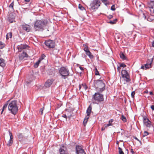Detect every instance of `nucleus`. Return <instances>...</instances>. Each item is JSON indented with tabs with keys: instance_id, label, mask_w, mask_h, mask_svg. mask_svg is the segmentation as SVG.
<instances>
[{
	"instance_id": "nucleus-8",
	"label": "nucleus",
	"mask_w": 154,
	"mask_h": 154,
	"mask_svg": "<svg viewBox=\"0 0 154 154\" xmlns=\"http://www.w3.org/2000/svg\"><path fill=\"white\" fill-rule=\"evenodd\" d=\"M145 125L147 131H150L153 130V127L151 124V122L145 116Z\"/></svg>"
},
{
	"instance_id": "nucleus-47",
	"label": "nucleus",
	"mask_w": 154,
	"mask_h": 154,
	"mask_svg": "<svg viewBox=\"0 0 154 154\" xmlns=\"http://www.w3.org/2000/svg\"><path fill=\"white\" fill-rule=\"evenodd\" d=\"M151 108L152 110H154V105L151 106Z\"/></svg>"
},
{
	"instance_id": "nucleus-7",
	"label": "nucleus",
	"mask_w": 154,
	"mask_h": 154,
	"mask_svg": "<svg viewBox=\"0 0 154 154\" xmlns=\"http://www.w3.org/2000/svg\"><path fill=\"white\" fill-rule=\"evenodd\" d=\"M121 73L122 77L126 82H129L131 81L129 74L126 70H122Z\"/></svg>"
},
{
	"instance_id": "nucleus-42",
	"label": "nucleus",
	"mask_w": 154,
	"mask_h": 154,
	"mask_svg": "<svg viewBox=\"0 0 154 154\" xmlns=\"http://www.w3.org/2000/svg\"><path fill=\"white\" fill-rule=\"evenodd\" d=\"M130 152L131 153V154H135V152L133 150V149H131L130 150Z\"/></svg>"
},
{
	"instance_id": "nucleus-16",
	"label": "nucleus",
	"mask_w": 154,
	"mask_h": 154,
	"mask_svg": "<svg viewBox=\"0 0 154 154\" xmlns=\"http://www.w3.org/2000/svg\"><path fill=\"white\" fill-rule=\"evenodd\" d=\"M152 61V58L148 59L147 61V63L145 64V68H149L151 66V64Z\"/></svg>"
},
{
	"instance_id": "nucleus-32",
	"label": "nucleus",
	"mask_w": 154,
	"mask_h": 154,
	"mask_svg": "<svg viewBox=\"0 0 154 154\" xmlns=\"http://www.w3.org/2000/svg\"><path fill=\"white\" fill-rule=\"evenodd\" d=\"M14 2H13L9 5V7L12 8L13 10H14Z\"/></svg>"
},
{
	"instance_id": "nucleus-59",
	"label": "nucleus",
	"mask_w": 154,
	"mask_h": 154,
	"mask_svg": "<svg viewBox=\"0 0 154 154\" xmlns=\"http://www.w3.org/2000/svg\"><path fill=\"white\" fill-rule=\"evenodd\" d=\"M117 144H118V141H117Z\"/></svg>"
},
{
	"instance_id": "nucleus-20",
	"label": "nucleus",
	"mask_w": 154,
	"mask_h": 154,
	"mask_svg": "<svg viewBox=\"0 0 154 154\" xmlns=\"http://www.w3.org/2000/svg\"><path fill=\"white\" fill-rule=\"evenodd\" d=\"M113 121V119H111L109 121V123L108 124H104V126H105V128H107L110 126L112 125V123Z\"/></svg>"
},
{
	"instance_id": "nucleus-17",
	"label": "nucleus",
	"mask_w": 154,
	"mask_h": 154,
	"mask_svg": "<svg viewBox=\"0 0 154 154\" xmlns=\"http://www.w3.org/2000/svg\"><path fill=\"white\" fill-rule=\"evenodd\" d=\"M87 88L88 87L85 83H82L79 85V90L80 91L84 90L86 91Z\"/></svg>"
},
{
	"instance_id": "nucleus-6",
	"label": "nucleus",
	"mask_w": 154,
	"mask_h": 154,
	"mask_svg": "<svg viewBox=\"0 0 154 154\" xmlns=\"http://www.w3.org/2000/svg\"><path fill=\"white\" fill-rule=\"evenodd\" d=\"M101 4L100 0H93L90 4V8L92 10L96 11L100 6Z\"/></svg>"
},
{
	"instance_id": "nucleus-31",
	"label": "nucleus",
	"mask_w": 154,
	"mask_h": 154,
	"mask_svg": "<svg viewBox=\"0 0 154 154\" xmlns=\"http://www.w3.org/2000/svg\"><path fill=\"white\" fill-rule=\"evenodd\" d=\"M121 119L124 122H126L127 120L126 118L124 116L122 115L121 116Z\"/></svg>"
},
{
	"instance_id": "nucleus-62",
	"label": "nucleus",
	"mask_w": 154,
	"mask_h": 154,
	"mask_svg": "<svg viewBox=\"0 0 154 154\" xmlns=\"http://www.w3.org/2000/svg\"><path fill=\"white\" fill-rule=\"evenodd\" d=\"M150 11H151V9H150Z\"/></svg>"
},
{
	"instance_id": "nucleus-15",
	"label": "nucleus",
	"mask_w": 154,
	"mask_h": 154,
	"mask_svg": "<svg viewBox=\"0 0 154 154\" xmlns=\"http://www.w3.org/2000/svg\"><path fill=\"white\" fill-rule=\"evenodd\" d=\"M54 80L53 79H48L45 82V86L46 88H49L52 85Z\"/></svg>"
},
{
	"instance_id": "nucleus-46",
	"label": "nucleus",
	"mask_w": 154,
	"mask_h": 154,
	"mask_svg": "<svg viewBox=\"0 0 154 154\" xmlns=\"http://www.w3.org/2000/svg\"><path fill=\"white\" fill-rule=\"evenodd\" d=\"M145 136L149 134L148 132L146 131H145Z\"/></svg>"
},
{
	"instance_id": "nucleus-49",
	"label": "nucleus",
	"mask_w": 154,
	"mask_h": 154,
	"mask_svg": "<svg viewBox=\"0 0 154 154\" xmlns=\"http://www.w3.org/2000/svg\"><path fill=\"white\" fill-rule=\"evenodd\" d=\"M106 128H105V126H104V127H102V128H101V130L102 131H104L105 130V129Z\"/></svg>"
},
{
	"instance_id": "nucleus-28",
	"label": "nucleus",
	"mask_w": 154,
	"mask_h": 154,
	"mask_svg": "<svg viewBox=\"0 0 154 154\" xmlns=\"http://www.w3.org/2000/svg\"><path fill=\"white\" fill-rule=\"evenodd\" d=\"M120 58L122 59L123 60L126 59V57L123 53L120 54Z\"/></svg>"
},
{
	"instance_id": "nucleus-36",
	"label": "nucleus",
	"mask_w": 154,
	"mask_h": 154,
	"mask_svg": "<svg viewBox=\"0 0 154 154\" xmlns=\"http://www.w3.org/2000/svg\"><path fill=\"white\" fill-rule=\"evenodd\" d=\"M7 104H5L4 106H3V109L2 111V112H1V113L2 114L3 110H4V109H5L7 107Z\"/></svg>"
},
{
	"instance_id": "nucleus-9",
	"label": "nucleus",
	"mask_w": 154,
	"mask_h": 154,
	"mask_svg": "<svg viewBox=\"0 0 154 154\" xmlns=\"http://www.w3.org/2000/svg\"><path fill=\"white\" fill-rule=\"evenodd\" d=\"M76 153L77 154H86L82 147L78 145L75 146Z\"/></svg>"
},
{
	"instance_id": "nucleus-22",
	"label": "nucleus",
	"mask_w": 154,
	"mask_h": 154,
	"mask_svg": "<svg viewBox=\"0 0 154 154\" xmlns=\"http://www.w3.org/2000/svg\"><path fill=\"white\" fill-rule=\"evenodd\" d=\"M5 60L2 59H0V66L2 67L5 66Z\"/></svg>"
},
{
	"instance_id": "nucleus-26",
	"label": "nucleus",
	"mask_w": 154,
	"mask_h": 154,
	"mask_svg": "<svg viewBox=\"0 0 154 154\" xmlns=\"http://www.w3.org/2000/svg\"><path fill=\"white\" fill-rule=\"evenodd\" d=\"M117 21V19H115L113 20L110 21L109 22H108V23L111 24H116V23Z\"/></svg>"
},
{
	"instance_id": "nucleus-35",
	"label": "nucleus",
	"mask_w": 154,
	"mask_h": 154,
	"mask_svg": "<svg viewBox=\"0 0 154 154\" xmlns=\"http://www.w3.org/2000/svg\"><path fill=\"white\" fill-rule=\"evenodd\" d=\"M79 8L81 10H83L84 9V8L80 4H79Z\"/></svg>"
},
{
	"instance_id": "nucleus-29",
	"label": "nucleus",
	"mask_w": 154,
	"mask_h": 154,
	"mask_svg": "<svg viewBox=\"0 0 154 154\" xmlns=\"http://www.w3.org/2000/svg\"><path fill=\"white\" fill-rule=\"evenodd\" d=\"M5 46V44L1 42H0V48L2 49Z\"/></svg>"
},
{
	"instance_id": "nucleus-61",
	"label": "nucleus",
	"mask_w": 154,
	"mask_h": 154,
	"mask_svg": "<svg viewBox=\"0 0 154 154\" xmlns=\"http://www.w3.org/2000/svg\"><path fill=\"white\" fill-rule=\"evenodd\" d=\"M145 18H146V16H145Z\"/></svg>"
},
{
	"instance_id": "nucleus-37",
	"label": "nucleus",
	"mask_w": 154,
	"mask_h": 154,
	"mask_svg": "<svg viewBox=\"0 0 154 154\" xmlns=\"http://www.w3.org/2000/svg\"><path fill=\"white\" fill-rule=\"evenodd\" d=\"M111 10L113 11H114L116 10V8H115L114 5H113L111 7Z\"/></svg>"
},
{
	"instance_id": "nucleus-1",
	"label": "nucleus",
	"mask_w": 154,
	"mask_h": 154,
	"mask_svg": "<svg viewBox=\"0 0 154 154\" xmlns=\"http://www.w3.org/2000/svg\"><path fill=\"white\" fill-rule=\"evenodd\" d=\"M48 23L46 19L37 20L34 24V28L36 31H42L44 29Z\"/></svg>"
},
{
	"instance_id": "nucleus-25",
	"label": "nucleus",
	"mask_w": 154,
	"mask_h": 154,
	"mask_svg": "<svg viewBox=\"0 0 154 154\" xmlns=\"http://www.w3.org/2000/svg\"><path fill=\"white\" fill-rule=\"evenodd\" d=\"M12 34L11 32H10L7 34L6 35V38L7 39H8L9 38H11L12 37Z\"/></svg>"
},
{
	"instance_id": "nucleus-52",
	"label": "nucleus",
	"mask_w": 154,
	"mask_h": 154,
	"mask_svg": "<svg viewBox=\"0 0 154 154\" xmlns=\"http://www.w3.org/2000/svg\"><path fill=\"white\" fill-rule=\"evenodd\" d=\"M149 94H150V95H152V94H153V93L152 92H151H151H149Z\"/></svg>"
},
{
	"instance_id": "nucleus-4",
	"label": "nucleus",
	"mask_w": 154,
	"mask_h": 154,
	"mask_svg": "<svg viewBox=\"0 0 154 154\" xmlns=\"http://www.w3.org/2000/svg\"><path fill=\"white\" fill-rule=\"evenodd\" d=\"M94 83L96 89L99 92H102L105 90V85L102 80L98 79L95 80Z\"/></svg>"
},
{
	"instance_id": "nucleus-44",
	"label": "nucleus",
	"mask_w": 154,
	"mask_h": 154,
	"mask_svg": "<svg viewBox=\"0 0 154 154\" xmlns=\"http://www.w3.org/2000/svg\"><path fill=\"white\" fill-rule=\"evenodd\" d=\"M43 108H41L40 110V112H41V115H42L43 113Z\"/></svg>"
},
{
	"instance_id": "nucleus-24",
	"label": "nucleus",
	"mask_w": 154,
	"mask_h": 154,
	"mask_svg": "<svg viewBox=\"0 0 154 154\" xmlns=\"http://www.w3.org/2000/svg\"><path fill=\"white\" fill-rule=\"evenodd\" d=\"M42 60V59H39V60L37 61L34 64V66L35 67V68H37L39 63H40L41 61Z\"/></svg>"
},
{
	"instance_id": "nucleus-21",
	"label": "nucleus",
	"mask_w": 154,
	"mask_h": 154,
	"mask_svg": "<svg viewBox=\"0 0 154 154\" xmlns=\"http://www.w3.org/2000/svg\"><path fill=\"white\" fill-rule=\"evenodd\" d=\"M28 55L26 53L24 52H23L21 54V55L19 57V58L20 59H23L24 57H28Z\"/></svg>"
},
{
	"instance_id": "nucleus-27",
	"label": "nucleus",
	"mask_w": 154,
	"mask_h": 154,
	"mask_svg": "<svg viewBox=\"0 0 154 154\" xmlns=\"http://www.w3.org/2000/svg\"><path fill=\"white\" fill-rule=\"evenodd\" d=\"M102 2L106 5H107L109 4V2L107 0H101Z\"/></svg>"
},
{
	"instance_id": "nucleus-30",
	"label": "nucleus",
	"mask_w": 154,
	"mask_h": 154,
	"mask_svg": "<svg viewBox=\"0 0 154 154\" xmlns=\"http://www.w3.org/2000/svg\"><path fill=\"white\" fill-rule=\"evenodd\" d=\"M119 153V154H124V152L122 150V149L120 147H118Z\"/></svg>"
},
{
	"instance_id": "nucleus-33",
	"label": "nucleus",
	"mask_w": 154,
	"mask_h": 154,
	"mask_svg": "<svg viewBox=\"0 0 154 154\" xmlns=\"http://www.w3.org/2000/svg\"><path fill=\"white\" fill-rule=\"evenodd\" d=\"M95 74L96 75H99V73L97 70V68H95Z\"/></svg>"
},
{
	"instance_id": "nucleus-2",
	"label": "nucleus",
	"mask_w": 154,
	"mask_h": 154,
	"mask_svg": "<svg viewBox=\"0 0 154 154\" xmlns=\"http://www.w3.org/2000/svg\"><path fill=\"white\" fill-rule=\"evenodd\" d=\"M17 104V101L16 100H12L9 102L8 107V110L14 115L16 114L18 111Z\"/></svg>"
},
{
	"instance_id": "nucleus-53",
	"label": "nucleus",
	"mask_w": 154,
	"mask_h": 154,
	"mask_svg": "<svg viewBox=\"0 0 154 154\" xmlns=\"http://www.w3.org/2000/svg\"><path fill=\"white\" fill-rule=\"evenodd\" d=\"M25 1L27 2H29L30 0H25Z\"/></svg>"
},
{
	"instance_id": "nucleus-43",
	"label": "nucleus",
	"mask_w": 154,
	"mask_h": 154,
	"mask_svg": "<svg viewBox=\"0 0 154 154\" xmlns=\"http://www.w3.org/2000/svg\"><path fill=\"white\" fill-rule=\"evenodd\" d=\"M121 69V67L120 66H118L117 68V70L119 72H120V70Z\"/></svg>"
},
{
	"instance_id": "nucleus-5",
	"label": "nucleus",
	"mask_w": 154,
	"mask_h": 154,
	"mask_svg": "<svg viewBox=\"0 0 154 154\" xmlns=\"http://www.w3.org/2000/svg\"><path fill=\"white\" fill-rule=\"evenodd\" d=\"M60 75L61 76V78L65 79L69 75V72L68 69L64 67L60 68L59 70Z\"/></svg>"
},
{
	"instance_id": "nucleus-18",
	"label": "nucleus",
	"mask_w": 154,
	"mask_h": 154,
	"mask_svg": "<svg viewBox=\"0 0 154 154\" xmlns=\"http://www.w3.org/2000/svg\"><path fill=\"white\" fill-rule=\"evenodd\" d=\"M28 46L25 44H21L20 45H18L17 48L19 50H22L26 49L27 47H28Z\"/></svg>"
},
{
	"instance_id": "nucleus-10",
	"label": "nucleus",
	"mask_w": 154,
	"mask_h": 154,
	"mask_svg": "<svg viewBox=\"0 0 154 154\" xmlns=\"http://www.w3.org/2000/svg\"><path fill=\"white\" fill-rule=\"evenodd\" d=\"M45 45L49 48H53L55 45V44L53 40H49L45 41Z\"/></svg>"
},
{
	"instance_id": "nucleus-57",
	"label": "nucleus",
	"mask_w": 154,
	"mask_h": 154,
	"mask_svg": "<svg viewBox=\"0 0 154 154\" xmlns=\"http://www.w3.org/2000/svg\"><path fill=\"white\" fill-rule=\"evenodd\" d=\"M135 139H137V140H138V139H137V138L136 137H135Z\"/></svg>"
},
{
	"instance_id": "nucleus-19",
	"label": "nucleus",
	"mask_w": 154,
	"mask_h": 154,
	"mask_svg": "<svg viewBox=\"0 0 154 154\" xmlns=\"http://www.w3.org/2000/svg\"><path fill=\"white\" fill-rule=\"evenodd\" d=\"M92 107L90 105L88 107L86 111L87 115L86 116H89L91 112Z\"/></svg>"
},
{
	"instance_id": "nucleus-58",
	"label": "nucleus",
	"mask_w": 154,
	"mask_h": 154,
	"mask_svg": "<svg viewBox=\"0 0 154 154\" xmlns=\"http://www.w3.org/2000/svg\"><path fill=\"white\" fill-rule=\"evenodd\" d=\"M70 117H71V116H69L68 117L69 118H70Z\"/></svg>"
},
{
	"instance_id": "nucleus-50",
	"label": "nucleus",
	"mask_w": 154,
	"mask_h": 154,
	"mask_svg": "<svg viewBox=\"0 0 154 154\" xmlns=\"http://www.w3.org/2000/svg\"><path fill=\"white\" fill-rule=\"evenodd\" d=\"M79 68L81 70L83 71L84 70V69L82 67L80 66H79Z\"/></svg>"
},
{
	"instance_id": "nucleus-54",
	"label": "nucleus",
	"mask_w": 154,
	"mask_h": 154,
	"mask_svg": "<svg viewBox=\"0 0 154 154\" xmlns=\"http://www.w3.org/2000/svg\"><path fill=\"white\" fill-rule=\"evenodd\" d=\"M152 46L154 47V41L152 43Z\"/></svg>"
},
{
	"instance_id": "nucleus-34",
	"label": "nucleus",
	"mask_w": 154,
	"mask_h": 154,
	"mask_svg": "<svg viewBox=\"0 0 154 154\" xmlns=\"http://www.w3.org/2000/svg\"><path fill=\"white\" fill-rule=\"evenodd\" d=\"M152 17H152V16L149 17L147 18V20L149 21H152L153 20V18Z\"/></svg>"
},
{
	"instance_id": "nucleus-55",
	"label": "nucleus",
	"mask_w": 154,
	"mask_h": 154,
	"mask_svg": "<svg viewBox=\"0 0 154 154\" xmlns=\"http://www.w3.org/2000/svg\"><path fill=\"white\" fill-rule=\"evenodd\" d=\"M148 93V91L147 90H146L145 91V93Z\"/></svg>"
},
{
	"instance_id": "nucleus-39",
	"label": "nucleus",
	"mask_w": 154,
	"mask_h": 154,
	"mask_svg": "<svg viewBox=\"0 0 154 154\" xmlns=\"http://www.w3.org/2000/svg\"><path fill=\"white\" fill-rule=\"evenodd\" d=\"M120 66H121V67H126V65L124 63H122L120 64Z\"/></svg>"
},
{
	"instance_id": "nucleus-45",
	"label": "nucleus",
	"mask_w": 154,
	"mask_h": 154,
	"mask_svg": "<svg viewBox=\"0 0 154 154\" xmlns=\"http://www.w3.org/2000/svg\"><path fill=\"white\" fill-rule=\"evenodd\" d=\"M45 57V56L44 54L42 55L41 58H40L39 59H41L42 60L44 58V57Z\"/></svg>"
},
{
	"instance_id": "nucleus-14",
	"label": "nucleus",
	"mask_w": 154,
	"mask_h": 154,
	"mask_svg": "<svg viewBox=\"0 0 154 154\" xmlns=\"http://www.w3.org/2000/svg\"><path fill=\"white\" fill-rule=\"evenodd\" d=\"M66 150V147L63 145L60 147L59 152L60 154H68Z\"/></svg>"
},
{
	"instance_id": "nucleus-3",
	"label": "nucleus",
	"mask_w": 154,
	"mask_h": 154,
	"mask_svg": "<svg viewBox=\"0 0 154 154\" xmlns=\"http://www.w3.org/2000/svg\"><path fill=\"white\" fill-rule=\"evenodd\" d=\"M100 92L98 91L95 93L92 96L91 100L93 103L98 104L104 100L103 95Z\"/></svg>"
},
{
	"instance_id": "nucleus-56",
	"label": "nucleus",
	"mask_w": 154,
	"mask_h": 154,
	"mask_svg": "<svg viewBox=\"0 0 154 154\" xmlns=\"http://www.w3.org/2000/svg\"><path fill=\"white\" fill-rule=\"evenodd\" d=\"M22 154H27L26 152H24Z\"/></svg>"
},
{
	"instance_id": "nucleus-11",
	"label": "nucleus",
	"mask_w": 154,
	"mask_h": 154,
	"mask_svg": "<svg viewBox=\"0 0 154 154\" xmlns=\"http://www.w3.org/2000/svg\"><path fill=\"white\" fill-rule=\"evenodd\" d=\"M8 132L9 133V135L10 137V139L8 141L6 145L7 146H11L13 144V137L12 135V133L11 132V131L10 130H9L8 131Z\"/></svg>"
},
{
	"instance_id": "nucleus-12",
	"label": "nucleus",
	"mask_w": 154,
	"mask_h": 154,
	"mask_svg": "<svg viewBox=\"0 0 154 154\" xmlns=\"http://www.w3.org/2000/svg\"><path fill=\"white\" fill-rule=\"evenodd\" d=\"M84 46L85 47L84 48V50L85 52L86 55H88L90 58H93V56L89 51L88 46H86V45H84Z\"/></svg>"
},
{
	"instance_id": "nucleus-51",
	"label": "nucleus",
	"mask_w": 154,
	"mask_h": 154,
	"mask_svg": "<svg viewBox=\"0 0 154 154\" xmlns=\"http://www.w3.org/2000/svg\"><path fill=\"white\" fill-rule=\"evenodd\" d=\"M141 69H144V66L143 65L141 67Z\"/></svg>"
},
{
	"instance_id": "nucleus-60",
	"label": "nucleus",
	"mask_w": 154,
	"mask_h": 154,
	"mask_svg": "<svg viewBox=\"0 0 154 154\" xmlns=\"http://www.w3.org/2000/svg\"><path fill=\"white\" fill-rule=\"evenodd\" d=\"M143 15H144V13H143Z\"/></svg>"
},
{
	"instance_id": "nucleus-41",
	"label": "nucleus",
	"mask_w": 154,
	"mask_h": 154,
	"mask_svg": "<svg viewBox=\"0 0 154 154\" xmlns=\"http://www.w3.org/2000/svg\"><path fill=\"white\" fill-rule=\"evenodd\" d=\"M113 16L112 15H110L107 16V18L109 19H111L112 18Z\"/></svg>"
},
{
	"instance_id": "nucleus-40",
	"label": "nucleus",
	"mask_w": 154,
	"mask_h": 154,
	"mask_svg": "<svg viewBox=\"0 0 154 154\" xmlns=\"http://www.w3.org/2000/svg\"><path fill=\"white\" fill-rule=\"evenodd\" d=\"M141 116L143 117V120L144 123V116L143 114L141 113Z\"/></svg>"
},
{
	"instance_id": "nucleus-13",
	"label": "nucleus",
	"mask_w": 154,
	"mask_h": 154,
	"mask_svg": "<svg viewBox=\"0 0 154 154\" xmlns=\"http://www.w3.org/2000/svg\"><path fill=\"white\" fill-rule=\"evenodd\" d=\"M21 27L25 31L27 32H29L31 29V26L26 24L22 25Z\"/></svg>"
},
{
	"instance_id": "nucleus-38",
	"label": "nucleus",
	"mask_w": 154,
	"mask_h": 154,
	"mask_svg": "<svg viewBox=\"0 0 154 154\" xmlns=\"http://www.w3.org/2000/svg\"><path fill=\"white\" fill-rule=\"evenodd\" d=\"M135 94V91H133L131 92V96L132 98H134V97Z\"/></svg>"
},
{
	"instance_id": "nucleus-48",
	"label": "nucleus",
	"mask_w": 154,
	"mask_h": 154,
	"mask_svg": "<svg viewBox=\"0 0 154 154\" xmlns=\"http://www.w3.org/2000/svg\"><path fill=\"white\" fill-rule=\"evenodd\" d=\"M62 117H63L65 118L66 119H67V116L66 114H65L63 115L62 116Z\"/></svg>"
},
{
	"instance_id": "nucleus-23",
	"label": "nucleus",
	"mask_w": 154,
	"mask_h": 154,
	"mask_svg": "<svg viewBox=\"0 0 154 154\" xmlns=\"http://www.w3.org/2000/svg\"><path fill=\"white\" fill-rule=\"evenodd\" d=\"M89 118V116H86L83 122V124L84 126L86 125V124Z\"/></svg>"
}]
</instances>
